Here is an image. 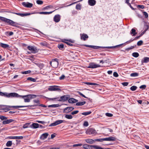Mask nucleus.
I'll list each match as a JSON object with an SVG mask.
<instances>
[{"label": "nucleus", "mask_w": 149, "mask_h": 149, "mask_svg": "<svg viewBox=\"0 0 149 149\" xmlns=\"http://www.w3.org/2000/svg\"><path fill=\"white\" fill-rule=\"evenodd\" d=\"M124 44L123 43H122V44H120V45H116L115 46H110V47H100L99 46H94V45H83L86 46L87 47H89L90 48H91L94 49H97L99 48H102L103 49L104 48H107V49H112L116 48H118L119 47L121 46L122 45Z\"/></svg>", "instance_id": "f257e3e1"}, {"label": "nucleus", "mask_w": 149, "mask_h": 149, "mask_svg": "<svg viewBox=\"0 0 149 149\" xmlns=\"http://www.w3.org/2000/svg\"><path fill=\"white\" fill-rule=\"evenodd\" d=\"M0 19L8 23L9 25L14 26L16 27V25L19 24L18 23L14 22L13 20L4 17L0 16Z\"/></svg>", "instance_id": "f03ea898"}, {"label": "nucleus", "mask_w": 149, "mask_h": 149, "mask_svg": "<svg viewBox=\"0 0 149 149\" xmlns=\"http://www.w3.org/2000/svg\"><path fill=\"white\" fill-rule=\"evenodd\" d=\"M70 97V95H65L61 96L60 98H48V99L50 100H54L57 99V101L59 102H64L68 100Z\"/></svg>", "instance_id": "7ed1b4c3"}, {"label": "nucleus", "mask_w": 149, "mask_h": 149, "mask_svg": "<svg viewBox=\"0 0 149 149\" xmlns=\"http://www.w3.org/2000/svg\"><path fill=\"white\" fill-rule=\"evenodd\" d=\"M0 95L8 98L13 97H18V94L15 93H8L6 92L3 93L0 91Z\"/></svg>", "instance_id": "20e7f679"}, {"label": "nucleus", "mask_w": 149, "mask_h": 149, "mask_svg": "<svg viewBox=\"0 0 149 149\" xmlns=\"http://www.w3.org/2000/svg\"><path fill=\"white\" fill-rule=\"evenodd\" d=\"M83 148L85 149H93L94 148L95 149H104V148L97 145H84L83 146Z\"/></svg>", "instance_id": "39448f33"}, {"label": "nucleus", "mask_w": 149, "mask_h": 149, "mask_svg": "<svg viewBox=\"0 0 149 149\" xmlns=\"http://www.w3.org/2000/svg\"><path fill=\"white\" fill-rule=\"evenodd\" d=\"M27 49L31 51V52L33 54H36L38 52V50L37 48L34 46H29L27 47Z\"/></svg>", "instance_id": "423d86ee"}, {"label": "nucleus", "mask_w": 149, "mask_h": 149, "mask_svg": "<svg viewBox=\"0 0 149 149\" xmlns=\"http://www.w3.org/2000/svg\"><path fill=\"white\" fill-rule=\"evenodd\" d=\"M33 102L34 103H36L37 104H34L32 105H29V107L30 106L31 107H34L37 106H39L44 107H47L46 106L43 104H40V101L38 100H33Z\"/></svg>", "instance_id": "0eeeda50"}, {"label": "nucleus", "mask_w": 149, "mask_h": 149, "mask_svg": "<svg viewBox=\"0 0 149 149\" xmlns=\"http://www.w3.org/2000/svg\"><path fill=\"white\" fill-rule=\"evenodd\" d=\"M101 67L100 65L99 64H96L94 63H90L88 68H95Z\"/></svg>", "instance_id": "6e6552de"}, {"label": "nucleus", "mask_w": 149, "mask_h": 149, "mask_svg": "<svg viewBox=\"0 0 149 149\" xmlns=\"http://www.w3.org/2000/svg\"><path fill=\"white\" fill-rule=\"evenodd\" d=\"M58 86H51L48 88V90L50 91H61V89L58 88Z\"/></svg>", "instance_id": "1a4fd4ad"}, {"label": "nucleus", "mask_w": 149, "mask_h": 149, "mask_svg": "<svg viewBox=\"0 0 149 149\" xmlns=\"http://www.w3.org/2000/svg\"><path fill=\"white\" fill-rule=\"evenodd\" d=\"M18 95L17 96L18 97H21L22 98H24V102H30V100L31 99L29 97H24L25 95H19L18 94Z\"/></svg>", "instance_id": "9d476101"}, {"label": "nucleus", "mask_w": 149, "mask_h": 149, "mask_svg": "<svg viewBox=\"0 0 149 149\" xmlns=\"http://www.w3.org/2000/svg\"><path fill=\"white\" fill-rule=\"evenodd\" d=\"M74 108L71 107H68L63 109V112L64 113H68L72 111Z\"/></svg>", "instance_id": "9b49d317"}, {"label": "nucleus", "mask_w": 149, "mask_h": 149, "mask_svg": "<svg viewBox=\"0 0 149 149\" xmlns=\"http://www.w3.org/2000/svg\"><path fill=\"white\" fill-rule=\"evenodd\" d=\"M22 5L24 7L31 8L33 6V4L29 2H23L22 3Z\"/></svg>", "instance_id": "f8f14e48"}, {"label": "nucleus", "mask_w": 149, "mask_h": 149, "mask_svg": "<svg viewBox=\"0 0 149 149\" xmlns=\"http://www.w3.org/2000/svg\"><path fill=\"white\" fill-rule=\"evenodd\" d=\"M116 139L113 137H110L103 138V141H116Z\"/></svg>", "instance_id": "ddd939ff"}, {"label": "nucleus", "mask_w": 149, "mask_h": 149, "mask_svg": "<svg viewBox=\"0 0 149 149\" xmlns=\"http://www.w3.org/2000/svg\"><path fill=\"white\" fill-rule=\"evenodd\" d=\"M12 13L16 14L17 15L20 16L22 17L29 16L31 14L30 13H15V12H12Z\"/></svg>", "instance_id": "4468645a"}, {"label": "nucleus", "mask_w": 149, "mask_h": 149, "mask_svg": "<svg viewBox=\"0 0 149 149\" xmlns=\"http://www.w3.org/2000/svg\"><path fill=\"white\" fill-rule=\"evenodd\" d=\"M61 19V16L59 14H57L54 16V21L56 22H59Z\"/></svg>", "instance_id": "2eb2a0df"}, {"label": "nucleus", "mask_w": 149, "mask_h": 149, "mask_svg": "<svg viewBox=\"0 0 149 149\" xmlns=\"http://www.w3.org/2000/svg\"><path fill=\"white\" fill-rule=\"evenodd\" d=\"M96 131L93 128H90L86 131L87 134H94L95 133Z\"/></svg>", "instance_id": "dca6fc26"}, {"label": "nucleus", "mask_w": 149, "mask_h": 149, "mask_svg": "<svg viewBox=\"0 0 149 149\" xmlns=\"http://www.w3.org/2000/svg\"><path fill=\"white\" fill-rule=\"evenodd\" d=\"M80 36L81 39L84 41L86 40L88 38V36L87 34L84 33H83L82 34H81Z\"/></svg>", "instance_id": "f3484780"}, {"label": "nucleus", "mask_w": 149, "mask_h": 149, "mask_svg": "<svg viewBox=\"0 0 149 149\" xmlns=\"http://www.w3.org/2000/svg\"><path fill=\"white\" fill-rule=\"evenodd\" d=\"M48 135V134L47 133H43L41 136L40 139L42 140H44L47 138Z\"/></svg>", "instance_id": "a211bd4d"}, {"label": "nucleus", "mask_w": 149, "mask_h": 149, "mask_svg": "<svg viewBox=\"0 0 149 149\" xmlns=\"http://www.w3.org/2000/svg\"><path fill=\"white\" fill-rule=\"evenodd\" d=\"M69 103H74L78 102V100L74 98H70L68 100Z\"/></svg>", "instance_id": "6ab92c4d"}, {"label": "nucleus", "mask_w": 149, "mask_h": 149, "mask_svg": "<svg viewBox=\"0 0 149 149\" xmlns=\"http://www.w3.org/2000/svg\"><path fill=\"white\" fill-rule=\"evenodd\" d=\"M88 3L90 6H93L95 4L96 1L95 0H88Z\"/></svg>", "instance_id": "aec40b11"}, {"label": "nucleus", "mask_w": 149, "mask_h": 149, "mask_svg": "<svg viewBox=\"0 0 149 149\" xmlns=\"http://www.w3.org/2000/svg\"><path fill=\"white\" fill-rule=\"evenodd\" d=\"M10 139H21L23 138L22 136H10L9 137Z\"/></svg>", "instance_id": "412c9836"}, {"label": "nucleus", "mask_w": 149, "mask_h": 149, "mask_svg": "<svg viewBox=\"0 0 149 149\" xmlns=\"http://www.w3.org/2000/svg\"><path fill=\"white\" fill-rule=\"evenodd\" d=\"M14 121V120L10 119L9 120H6L3 121V124L4 125H6L9 123Z\"/></svg>", "instance_id": "4be33fe9"}, {"label": "nucleus", "mask_w": 149, "mask_h": 149, "mask_svg": "<svg viewBox=\"0 0 149 149\" xmlns=\"http://www.w3.org/2000/svg\"><path fill=\"white\" fill-rule=\"evenodd\" d=\"M38 95H35V94H30V95H25L24 97H29L31 99H33L34 98H35L36 97L38 96Z\"/></svg>", "instance_id": "5701e85b"}, {"label": "nucleus", "mask_w": 149, "mask_h": 149, "mask_svg": "<svg viewBox=\"0 0 149 149\" xmlns=\"http://www.w3.org/2000/svg\"><path fill=\"white\" fill-rule=\"evenodd\" d=\"M149 61V57H144L143 59L141 61V63L143 64L144 63H147Z\"/></svg>", "instance_id": "b1692460"}, {"label": "nucleus", "mask_w": 149, "mask_h": 149, "mask_svg": "<svg viewBox=\"0 0 149 149\" xmlns=\"http://www.w3.org/2000/svg\"><path fill=\"white\" fill-rule=\"evenodd\" d=\"M55 10H53L52 11L49 12H40L38 13L40 14H44V15H49L52 13Z\"/></svg>", "instance_id": "393cba45"}, {"label": "nucleus", "mask_w": 149, "mask_h": 149, "mask_svg": "<svg viewBox=\"0 0 149 149\" xmlns=\"http://www.w3.org/2000/svg\"><path fill=\"white\" fill-rule=\"evenodd\" d=\"M130 34L132 36H135L137 33L136 32V30L135 29H132L130 31Z\"/></svg>", "instance_id": "a878e982"}, {"label": "nucleus", "mask_w": 149, "mask_h": 149, "mask_svg": "<svg viewBox=\"0 0 149 149\" xmlns=\"http://www.w3.org/2000/svg\"><path fill=\"white\" fill-rule=\"evenodd\" d=\"M50 63L51 66L54 68L57 67L58 66V62H50Z\"/></svg>", "instance_id": "bb28decb"}, {"label": "nucleus", "mask_w": 149, "mask_h": 149, "mask_svg": "<svg viewBox=\"0 0 149 149\" xmlns=\"http://www.w3.org/2000/svg\"><path fill=\"white\" fill-rule=\"evenodd\" d=\"M39 127V125L38 123H34L31 125V127L34 129L38 128Z\"/></svg>", "instance_id": "cd10ccee"}, {"label": "nucleus", "mask_w": 149, "mask_h": 149, "mask_svg": "<svg viewBox=\"0 0 149 149\" xmlns=\"http://www.w3.org/2000/svg\"><path fill=\"white\" fill-rule=\"evenodd\" d=\"M56 125H59L63 123H65L66 121L64 120H58L55 121Z\"/></svg>", "instance_id": "c85d7f7f"}, {"label": "nucleus", "mask_w": 149, "mask_h": 149, "mask_svg": "<svg viewBox=\"0 0 149 149\" xmlns=\"http://www.w3.org/2000/svg\"><path fill=\"white\" fill-rule=\"evenodd\" d=\"M86 141L88 143L92 144L95 142V141L92 139H86Z\"/></svg>", "instance_id": "c756f323"}, {"label": "nucleus", "mask_w": 149, "mask_h": 149, "mask_svg": "<svg viewBox=\"0 0 149 149\" xmlns=\"http://www.w3.org/2000/svg\"><path fill=\"white\" fill-rule=\"evenodd\" d=\"M0 45L1 47L3 48H6L9 47V45L2 43H0Z\"/></svg>", "instance_id": "7c9ffc66"}, {"label": "nucleus", "mask_w": 149, "mask_h": 149, "mask_svg": "<svg viewBox=\"0 0 149 149\" xmlns=\"http://www.w3.org/2000/svg\"><path fill=\"white\" fill-rule=\"evenodd\" d=\"M29 106H12V108L17 109L18 108H22L24 107H28Z\"/></svg>", "instance_id": "2f4dec72"}, {"label": "nucleus", "mask_w": 149, "mask_h": 149, "mask_svg": "<svg viewBox=\"0 0 149 149\" xmlns=\"http://www.w3.org/2000/svg\"><path fill=\"white\" fill-rule=\"evenodd\" d=\"M86 103V102H77L76 103V105L78 106H81L84 105Z\"/></svg>", "instance_id": "473e14b6"}, {"label": "nucleus", "mask_w": 149, "mask_h": 149, "mask_svg": "<svg viewBox=\"0 0 149 149\" xmlns=\"http://www.w3.org/2000/svg\"><path fill=\"white\" fill-rule=\"evenodd\" d=\"M58 47L60 50H62L64 47V45L63 44H58Z\"/></svg>", "instance_id": "72a5a7b5"}, {"label": "nucleus", "mask_w": 149, "mask_h": 149, "mask_svg": "<svg viewBox=\"0 0 149 149\" xmlns=\"http://www.w3.org/2000/svg\"><path fill=\"white\" fill-rule=\"evenodd\" d=\"M60 106L59 104H54L49 105L48 106L49 107H58Z\"/></svg>", "instance_id": "f704fd0d"}, {"label": "nucleus", "mask_w": 149, "mask_h": 149, "mask_svg": "<svg viewBox=\"0 0 149 149\" xmlns=\"http://www.w3.org/2000/svg\"><path fill=\"white\" fill-rule=\"evenodd\" d=\"M12 145V142L11 141H8L6 144V146L7 147H10Z\"/></svg>", "instance_id": "c9c22d12"}, {"label": "nucleus", "mask_w": 149, "mask_h": 149, "mask_svg": "<svg viewBox=\"0 0 149 149\" xmlns=\"http://www.w3.org/2000/svg\"><path fill=\"white\" fill-rule=\"evenodd\" d=\"M63 40L64 41H66L68 42H69L71 43H73L74 42V40H71V39H64Z\"/></svg>", "instance_id": "e433bc0d"}, {"label": "nucleus", "mask_w": 149, "mask_h": 149, "mask_svg": "<svg viewBox=\"0 0 149 149\" xmlns=\"http://www.w3.org/2000/svg\"><path fill=\"white\" fill-rule=\"evenodd\" d=\"M132 56L134 57L137 58L139 56V54L137 52H134L132 54Z\"/></svg>", "instance_id": "4c0bfd02"}, {"label": "nucleus", "mask_w": 149, "mask_h": 149, "mask_svg": "<svg viewBox=\"0 0 149 149\" xmlns=\"http://www.w3.org/2000/svg\"><path fill=\"white\" fill-rule=\"evenodd\" d=\"M137 86H131L130 88V90L133 91H135L137 88Z\"/></svg>", "instance_id": "58836bf2"}, {"label": "nucleus", "mask_w": 149, "mask_h": 149, "mask_svg": "<svg viewBox=\"0 0 149 149\" xmlns=\"http://www.w3.org/2000/svg\"><path fill=\"white\" fill-rule=\"evenodd\" d=\"M65 117L68 119H72L73 118V117L71 115L68 114L66 115Z\"/></svg>", "instance_id": "ea45409f"}, {"label": "nucleus", "mask_w": 149, "mask_h": 149, "mask_svg": "<svg viewBox=\"0 0 149 149\" xmlns=\"http://www.w3.org/2000/svg\"><path fill=\"white\" fill-rule=\"evenodd\" d=\"M27 80H29L32 81L33 82H36V80L33 78H32V77H29L27 78Z\"/></svg>", "instance_id": "a19ab883"}, {"label": "nucleus", "mask_w": 149, "mask_h": 149, "mask_svg": "<svg viewBox=\"0 0 149 149\" xmlns=\"http://www.w3.org/2000/svg\"><path fill=\"white\" fill-rule=\"evenodd\" d=\"M6 35L10 36L13 34V33L12 31H7L6 33Z\"/></svg>", "instance_id": "79ce46f5"}, {"label": "nucleus", "mask_w": 149, "mask_h": 149, "mask_svg": "<svg viewBox=\"0 0 149 149\" xmlns=\"http://www.w3.org/2000/svg\"><path fill=\"white\" fill-rule=\"evenodd\" d=\"M91 113V111H88L86 112H85L82 113L81 114L82 115H85V116H87V115H88L90 114Z\"/></svg>", "instance_id": "37998d69"}, {"label": "nucleus", "mask_w": 149, "mask_h": 149, "mask_svg": "<svg viewBox=\"0 0 149 149\" xmlns=\"http://www.w3.org/2000/svg\"><path fill=\"white\" fill-rule=\"evenodd\" d=\"M138 75V73L136 72L132 73L130 74V76L131 77H136Z\"/></svg>", "instance_id": "c03bdc74"}, {"label": "nucleus", "mask_w": 149, "mask_h": 149, "mask_svg": "<svg viewBox=\"0 0 149 149\" xmlns=\"http://www.w3.org/2000/svg\"><path fill=\"white\" fill-rule=\"evenodd\" d=\"M37 65L41 69H42L44 66V65L42 63H38Z\"/></svg>", "instance_id": "a18cd8bd"}, {"label": "nucleus", "mask_w": 149, "mask_h": 149, "mask_svg": "<svg viewBox=\"0 0 149 149\" xmlns=\"http://www.w3.org/2000/svg\"><path fill=\"white\" fill-rule=\"evenodd\" d=\"M78 93L80 95H81V96H82V97H84V98H86L87 99H88V100H90V98L87 97H86V96H85L84 94H83L82 93H81V92H78Z\"/></svg>", "instance_id": "49530a36"}, {"label": "nucleus", "mask_w": 149, "mask_h": 149, "mask_svg": "<svg viewBox=\"0 0 149 149\" xmlns=\"http://www.w3.org/2000/svg\"><path fill=\"white\" fill-rule=\"evenodd\" d=\"M136 45H135L134 46H131L130 47H129L127 48H126L125 49V50H127V51H128L129 50L132 49H133L134 47H136Z\"/></svg>", "instance_id": "de8ad7c7"}, {"label": "nucleus", "mask_w": 149, "mask_h": 149, "mask_svg": "<svg viewBox=\"0 0 149 149\" xmlns=\"http://www.w3.org/2000/svg\"><path fill=\"white\" fill-rule=\"evenodd\" d=\"M134 40V39H133L132 38L130 40L128 41H127V42H125V43H124L123 44H128L130 43L131 42H132Z\"/></svg>", "instance_id": "09e8293b"}, {"label": "nucleus", "mask_w": 149, "mask_h": 149, "mask_svg": "<svg viewBox=\"0 0 149 149\" xmlns=\"http://www.w3.org/2000/svg\"><path fill=\"white\" fill-rule=\"evenodd\" d=\"M31 72V71L30 70L23 72H22V73L23 74H28L29 73H30Z\"/></svg>", "instance_id": "8fccbe9b"}, {"label": "nucleus", "mask_w": 149, "mask_h": 149, "mask_svg": "<svg viewBox=\"0 0 149 149\" xmlns=\"http://www.w3.org/2000/svg\"><path fill=\"white\" fill-rule=\"evenodd\" d=\"M85 83L87 85H97V84L95 83H93L91 82H85Z\"/></svg>", "instance_id": "3c124183"}, {"label": "nucleus", "mask_w": 149, "mask_h": 149, "mask_svg": "<svg viewBox=\"0 0 149 149\" xmlns=\"http://www.w3.org/2000/svg\"><path fill=\"white\" fill-rule=\"evenodd\" d=\"M62 42H64L65 43L68 45H69L70 46H73V44H72L69 43L68 42H66V41H63V40H62Z\"/></svg>", "instance_id": "603ef678"}, {"label": "nucleus", "mask_w": 149, "mask_h": 149, "mask_svg": "<svg viewBox=\"0 0 149 149\" xmlns=\"http://www.w3.org/2000/svg\"><path fill=\"white\" fill-rule=\"evenodd\" d=\"M143 14L145 16V18H147L148 17V15L147 13L145 11H144L143 12Z\"/></svg>", "instance_id": "864d4df0"}, {"label": "nucleus", "mask_w": 149, "mask_h": 149, "mask_svg": "<svg viewBox=\"0 0 149 149\" xmlns=\"http://www.w3.org/2000/svg\"><path fill=\"white\" fill-rule=\"evenodd\" d=\"M36 3L38 4L41 5L43 3V1L41 0H38L36 1Z\"/></svg>", "instance_id": "5fc2aeb1"}, {"label": "nucleus", "mask_w": 149, "mask_h": 149, "mask_svg": "<svg viewBox=\"0 0 149 149\" xmlns=\"http://www.w3.org/2000/svg\"><path fill=\"white\" fill-rule=\"evenodd\" d=\"M143 43V41L142 40H140L138 41L137 43V45L138 46H140Z\"/></svg>", "instance_id": "6e6d98bb"}, {"label": "nucleus", "mask_w": 149, "mask_h": 149, "mask_svg": "<svg viewBox=\"0 0 149 149\" xmlns=\"http://www.w3.org/2000/svg\"><path fill=\"white\" fill-rule=\"evenodd\" d=\"M76 8L77 10H80L81 9V6L79 4H77L76 6Z\"/></svg>", "instance_id": "4d7b16f0"}, {"label": "nucleus", "mask_w": 149, "mask_h": 149, "mask_svg": "<svg viewBox=\"0 0 149 149\" xmlns=\"http://www.w3.org/2000/svg\"><path fill=\"white\" fill-rule=\"evenodd\" d=\"M7 117L4 116H1L0 115V118L2 120H6L7 119Z\"/></svg>", "instance_id": "13d9d810"}, {"label": "nucleus", "mask_w": 149, "mask_h": 149, "mask_svg": "<svg viewBox=\"0 0 149 149\" xmlns=\"http://www.w3.org/2000/svg\"><path fill=\"white\" fill-rule=\"evenodd\" d=\"M95 142V141H99L101 142H102L103 141V138L100 139H94Z\"/></svg>", "instance_id": "bf43d9fd"}, {"label": "nucleus", "mask_w": 149, "mask_h": 149, "mask_svg": "<svg viewBox=\"0 0 149 149\" xmlns=\"http://www.w3.org/2000/svg\"><path fill=\"white\" fill-rule=\"evenodd\" d=\"M53 6L51 5L47 6L44 8L45 9H47L48 8H52Z\"/></svg>", "instance_id": "052dcab7"}, {"label": "nucleus", "mask_w": 149, "mask_h": 149, "mask_svg": "<svg viewBox=\"0 0 149 149\" xmlns=\"http://www.w3.org/2000/svg\"><path fill=\"white\" fill-rule=\"evenodd\" d=\"M105 115L109 117H111L113 115L112 114L108 113H105Z\"/></svg>", "instance_id": "680f3d73"}, {"label": "nucleus", "mask_w": 149, "mask_h": 149, "mask_svg": "<svg viewBox=\"0 0 149 149\" xmlns=\"http://www.w3.org/2000/svg\"><path fill=\"white\" fill-rule=\"evenodd\" d=\"M146 85H142L140 86L139 87V88L140 89H144L146 88Z\"/></svg>", "instance_id": "e2e57ef3"}, {"label": "nucleus", "mask_w": 149, "mask_h": 149, "mask_svg": "<svg viewBox=\"0 0 149 149\" xmlns=\"http://www.w3.org/2000/svg\"><path fill=\"white\" fill-rule=\"evenodd\" d=\"M79 111L77 110L72 112L71 113V114L72 115H74V114H77L79 112Z\"/></svg>", "instance_id": "0e129e2a"}, {"label": "nucleus", "mask_w": 149, "mask_h": 149, "mask_svg": "<svg viewBox=\"0 0 149 149\" xmlns=\"http://www.w3.org/2000/svg\"><path fill=\"white\" fill-rule=\"evenodd\" d=\"M56 125H56V122L55 121L53 123H52L51 124L49 125V127L54 126H55Z\"/></svg>", "instance_id": "69168bd1"}, {"label": "nucleus", "mask_w": 149, "mask_h": 149, "mask_svg": "<svg viewBox=\"0 0 149 149\" xmlns=\"http://www.w3.org/2000/svg\"><path fill=\"white\" fill-rule=\"evenodd\" d=\"M83 125L85 127H87L88 125V123L87 121H85L83 124Z\"/></svg>", "instance_id": "338daca9"}, {"label": "nucleus", "mask_w": 149, "mask_h": 149, "mask_svg": "<svg viewBox=\"0 0 149 149\" xmlns=\"http://www.w3.org/2000/svg\"><path fill=\"white\" fill-rule=\"evenodd\" d=\"M113 76L115 77H118V75L117 72H115L113 73Z\"/></svg>", "instance_id": "774afa93"}]
</instances>
